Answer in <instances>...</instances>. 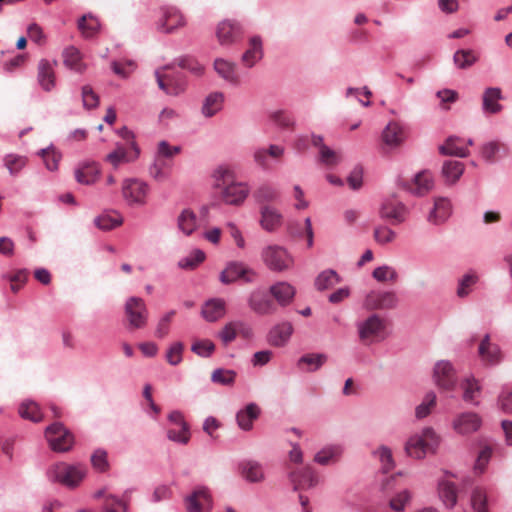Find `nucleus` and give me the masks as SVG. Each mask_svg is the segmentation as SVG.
I'll return each mask as SVG.
<instances>
[{"instance_id": "9b49d317", "label": "nucleus", "mask_w": 512, "mask_h": 512, "mask_svg": "<svg viewBox=\"0 0 512 512\" xmlns=\"http://www.w3.org/2000/svg\"><path fill=\"white\" fill-rule=\"evenodd\" d=\"M436 384L446 390L453 389L457 383L456 372L449 361H438L434 367Z\"/></svg>"}, {"instance_id": "5fc2aeb1", "label": "nucleus", "mask_w": 512, "mask_h": 512, "mask_svg": "<svg viewBox=\"0 0 512 512\" xmlns=\"http://www.w3.org/2000/svg\"><path fill=\"white\" fill-rule=\"evenodd\" d=\"M487 495L481 487L473 489L471 494V506L476 512H486Z\"/></svg>"}, {"instance_id": "dca6fc26", "label": "nucleus", "mask_w": 512, "mask_h": 512, "mask_svg": "<svg viewBox=\"0 0 512 512\" xmlns=\"http://www.w3.org/2000/svg\"><path fill=\"white\" fill-rule=\"evenodd\" d=\"M383 219L390 221L392 224H399L406 219L407 209L396 199L386 200L380 210Z\"/></svg>"}, {"instance_id": "de8ad7c7", "label": "nucleus", "mask_w": 512, "mask_h": 512, "mask_svg": "<svg viewBox=\"0 0 512 512\" xmlns=\"http://www.w3.org/2000/svg\"><path fill=\"white\" fill-rule=\"evenodd\" d=\"M122 217L117 214H101L95 218V225L101 230H110L122 224Z\"/></svg>"}, {"instance_id": "13d9d810", "label": "nucleus", "mask_w": 512, "mask_h": 512, "mask_svg": "<svg viewBox=\"0 0 512 512\" xmlns=\"http://www.w3.org/2000/svg\"><path fill=\"white\" fill-rule=\"evenodd\" d=\"M27 159L24 156L9 154L4 158V165L11 174L18 173L23 167H25Z\"/></svg>"}, {"instance_id": "2eb2a0df", "label": "nucleus", "mask_w": 512, "mask_h": 512, "mask_svg": "<svg viewBox=\"0 0 512 512\" xmlns=\"http://www.w3.org/2000/svg\"><path fill=\"white\" fill-rule=\"evenodd\" d=\"M440 437L432 428H424L418 436V459L436 453Z\"/></svg>"}, {"instance_id": "f8f14e48", "label": "nucleus", "mask_w": 512, "mask_h": 512, "mask_svg": "<svg viewBox=\"0 0 512 512\" xmlns=\"http://www.w3.org/2000/svg\"><path fill=\"white\" fill-rule=\"evenodd\" d=\"M289 479L293 484L294 490L313 488L319 482L317 473L309 465L300 470H291L289 472Z\"/></svg>"}, {"instance_id": "bf43d9fd", "label": "nucleus", "mask_w": 512, "mask_h": 512, "mask_svg": "<svg viewBox=\"0 0 512 512\" xmlns=\"http://www.w3.org/2000/svg\"><path fill=\"white\" fill-rule=\"evenodd\" d=\"M191 350L201 357H209L215 351V345L211 340H195Z\"/></svg>"}, {"instance_id": "338daca9", "label": "nucleus", "mask_w": 512, "mask_h": 512, "mask_svg": "<svg viewBox=\"0 0 512 512\" xmlns=\"http://www.w3.org/2000/svg\"><path fill=\"white\" fill-rule=\"evenodd\" d=\"M341 161V156L338 152L330 149L326 145H321L320 162L326 166L333 167Z\"/></svg>"}, {"instance_id": "a19ab883", "label": "nucleus", "mask_w": 512, "mask_h": 512, "mask_svg": "<svg viewBox=\"0 0 512 512\" xmlns=\"http://www.w3.org/2000/svg\"><path fill=\"white\" fill-rule=\"evenodd\" d=\"M78 28L85 38L94 37L100 29V23L92 15H84L78 21Z\"/></svg>"}, {"instance_id": "052dcab7", "label": "nucleus", "mask_w": 512, "mask_h": 512, "mask_svg": "<svg viewBox=\"0 0 512 512\" xmlns=\"http://www.w3.org/2000/svg\"><path fill=\"white\" fill-rule=\"evenodd\" d=\"M205 259V254L201 250H194L189 256L179 261L182 269H194Z\"/></svg>"}, {"instance_id": "6e6552de", "label": "nucleus", "mask_w": 512, "mask_h": 512, "mask_svg": "<svg viewBox=\"0 0 512 512\" xmlns=\"http://www.w3.org/2000/svg\"><path fill=\"white\" fill-rule=\"evenodd\" d=\"M125 315L130 328H144L148 320V310L144 300L139 297H130L125 304Z\"/></svg>"}, {"instance_id": "473e14b6", "label": "nucleus", "mask_w": 512, "mask_h": 512, "mask_svg": "<svg viewBox=\"0 0 512 512\" xmlns=\"http://www.w3.org/2000/svg\"><path fill=\"white\" fill-rule=\"evenodd\" d=\"M263 56L262 43L259 37H253L250 40L249 48L242 56V63L246 67L254 66Z\"/></svg>"}, {"instance_id": "1a4fd4ad", "label": "nucleus", "mask_w": 512, "mask_h": 512, "mask_svg": "<svg viewBox=\"0 0 512 512\" xmlns=\"http://www.w3.org/2000/svg\"><path fill=\"white\" fill-rule=\"evenodd\" d=\"M149 192V186L142 180L129 178L122 183L123 198L130 205H144Z\"/></svg>"}, {"instance_id": "393cba45", "label": "nucleus", "mask_w": 512, "mask_h": 512, "mask_svg": "<svg viewBox=\"0 0 512 512\" xmlns=\"http://www.w3.org/2000/svg\"><path fill=\"white\" fill-rule=\"evenodd\" d=\"M226 313V302L221 298H212L205 302L201 314L209 322L221 319Z\"/></svg>"}, {"instance_id": "a878e982", "label": "nucleus", "mask_w": 512, "mask_h": 512, "mask_svg": "<svg viewBox=\"0 0 512 512\" xmlns=\"http://www.w3.org/2000/svg\"><path fill=\"white\" fill-rule=\"evenodd\" d=\"M406 134L402 126L396 122H390L382 132V142L390 147H398L405 140Z\"/></svg>"}, {"instance_id": "680f3d73", "label": "nucleus", "mask_w": 512, "mask_h": 512, "mask_svg": "<svg viewBox=\"0 0 512 512\" xmlns=\"http://www.w3.org/2000/svg\"><path fill=\"white\" fill-rule=\"evenodd\" d=\"M434 178L431 172H418V196L424 195L434 188Z\"/></svg>"}, {"instance_id": "39448f33", "label": "nucleus", "mask_w": 512, "mask_h": 512, "mask_svg": "<svg viewBox=\"0 0 512 512\" xmlns=\"http://www.w3.org/2000/svg\"><path fill=\"white\" fill-rule=\"evenodd\" d=\"M45 436L52 450L56 452H67L74 444L72 433L60 422H55L48 426Z\"/></svg>"}, {"instance_id": "603ef678", "label": "nucleus", "mask_w": 512, "mask_h": 512, "mask_svg": "<svg viewBox=\"0 0 512 512\" xmlns=\"http://www.w3.org/2000/svg\"><path fill=\"white\" fill-rule=\"evenodd\" d=\"M373 237L378 244L385 245L395 240L396 233L387 226L379 225L374 228Z\"/></svg>"}, {"instance_id": "5701e85b", "label": "nucleus", "mask_w": 512, "mask_h": 512, "mask_svg": "<svg viewBox=\"0 0 512 512\" xmlns=\"http://www.w3.org/2000/svg\"><path fill=\"white\" fill-rule=\"evenodd\" d=\"M242 34L241 27L231 21L219 23L216 31L218 41L221 45H230L234 43Z\"/></svg>"}, {"instance_id": "e433bc0d", "label": "nucleus", "mask_w": 512, "mask_h": 512, "mask_svg": "<svg viewBox=\"0 0 512 512\" xmlns=\"http://www.w3.org/2000/svg\"><path fill=\"white\" fill-rule=\"evenodd\" d=\"M439 497L447 508H453L457 503V490L454 483L442 481L438 486Z\"/></svg>"}, {"instance_id": "f257e3e1", "label": "nucleus", "mask_w": 512, "mask_h": 512, "mask_svg": "<svg viewBox=\"0 0 512 512\" xmlns=\"http://www.w3.org/2000/svg\"><path fill=\"white\" fill-rule=\"evenodd\" d=\"M214 186L220 191L221 200L228 205H241L249 194L244 182L236 181L234 172L227 166H219L213 172Z\"/></svg>"}, {"instance_id": "6e6d98bb", "label": "nucleus", "mask_w": 512, "mask_h": 512, "mask_svg": "<svg viewBox=\"0 0 512 512\" xmlns=\"http://www.w3.org/2000/svg\"><path fill=\"white\" fill-rule=\"evenodd\" d=\"M372 276L378 282H395L397 280L396 271L388 265L375 268Z\"/></svg>"}, {"instance_id": "72a5a7b5", "label": "nucleus", "mask_w": 512, "mask_h": 512, "mask_svg": "<svg viewBox=\"0 0 512 512\" xmlns=\"http://www.w3.org/2000/svg\"><path fill=\"white\" fill-rule=\"evenodd\" d=\"M459 140L457 136H449L445 143L439 146V153L443 156H454L459 158H466L469 156V150L464 147L456 145V141Z\"/></svg>"}, {"instance_id": "f704fd0d", "label": "nucleus", "mask_w": 512, "mask_h": 512, "mask_svg": "<svg viewBox=\"0 0 512 512\" xmlns=\"http://www.w3.org/2000/svg\"><path fill=\"white\" fill-rule=\"evenodd\" d=\"M259 407L251 403L246 406L245 409L237 413V423L243 430H250L252 428L253 421L259 416Z\"/></svg>"}, {"instance_id": "09e8293b", "label": "nucleus", "mask_w": 512, "mask_h": 512, "mask_svg": "<svg viewBox=\"0 0 512 512\" xmlns=\"http://www.w3.org/2000/svg\"><path fill=\"white\" fill-rule=\"evenodd\" d=\"M327 360V356L324 354H307L302 356L298 361V366L302 368L303 365H307L306 371H315L319 369Z\"/></svg>"}, {"instance_id": "864d4df0", "label": "nucleus", "mask_w": 512, "mask_h": 512, "mask_svg": "<svg viewBox=\"0 0 512 512\" xmlns=\"http://www.w3.org/2000/svg\"><path fill=\"white\" fill-rule=\"evenodd\" d=\"M254 196L259 202H271L278 198L279 193L273 186L263 184L255 191Z\"/></svg>"}, {"instance_id": "cd10ccee", "label": "nucleus", "mask_w": 512, "mask_h": 512, "mask_svg": "<svg viewBox=\"0 0 512 512\" xmlns=\"http://www.w3.org/2000/svg\"><path fill=\"white\" fill-rule=\"evenodd\" d=\"M62 56L63 63L67 68L80 74L86 70V64L83 62V56L76 47L69 46L65 48Z\"/></svg>"}, {"instance_id": "b1692460", "label": "nucleus", "mask_w": 512, "mask_h": 512, "mask_svg": "<svg viewBox=\"0 0 512 512\" xmlns=\"http://www.w3.org/2000/svg\"><path fill=\"white\" fill-rule=\"evenodd\" d=\"M269 293L280 306H287L292 302L296 291L290 283L281 281L273 284Z\"/></svg>"}, {"instance_id": "a211bd4d", "label": "nucleus", "mask_w": 512, "mask_h": 512, "mask_svg": "<svg viewBox=\"0 0 512 512\" xmlns=\"http://www.w3.org/2000/svg\"><path fill=\"white\" fill-rule=\"evenodd\" d=\"M185 19L182 13L175 7H165L162 9V18L160 27L166 33H172L176 29L185 25Z\"/></svg>"}, {"instance_id": "ea45409f", "label": "nucleus", "mask_w": 512, "mask_h": 512, "mask_svg": "<svg viewBox=\"0 0 512 512\" xmlns=\"http://www.w3.org/2000/svg\"><path fill=\"white\" fill-rule=\"evenodd\" d=\"M242 476L250 482L263 480L264 473L261 465L255 461H245L241 464Z\"/></svg>"}, {"instance_id": "8fccbe9b", "label": "nucleus", "mask_w": 512, "mask_h": 512, "mask_svg": "<svg viewBox=\"0 0 512 512\" xmlns=\"http://www.w3.org/2000/svg\"><path fill=\"white\" fill-rule=\"evenodd\" d=\"M236 375L234 370L219 368L212 372L211 380L220 385L232 386L235 382Z\"/></svg>"}, {"instance_id": "4c0bfd02", "label": "nucleus", "mask_w": 512, "mask_h": 512, "mask_svg": "<svg viewBox=\"0 0 512 512\" xmlns=\"http://www.w3.org/2000/svg\"><path fill=\"white\" fill-rule=\"evenodd\" d=\"M224 96L220 92L209 94L203 104L202 112L206 117H212L222 109Z\"/></svg>"}, {"instance_id": "20e7f679", "label": "nucleus", "mask_w": 512, "mask_h": 512, "mask_svg": "<svg viewBox=\"0 0 512 512\" xmlns=\"http://www.w3.org/2000/svg\"><path fill=\"white\" fill-rule=\"evenodd\" d=\"M120 135L128 141V146L117 145L116 149L105 157V160L115 169L121 164L134 161L139 156V149L135 142L131 140V132L124 127L120 130Z\"/></svg>"}, {"instance_id": "0e129e2a", "label": "nucleus", "mask_w": 512, "mask_h": 512, "mask_svg": "<svg viewBox=\"0 0 512 512\" xmlns=\"http://www.w3.org/2000/svg\"><path fill=\"white\" fill-rule=\"evenodd\" d=\"M41 156L48 170L54 171L58 168L61 155L54 148L43 149Z\"/></svg>"}, {"instance_id": "0eeeda50", "label": "nucleus", "mask_w": 512, "mask_h": 512, "mask_svg": "<svg viewBox=\"0 0 512 512\" xmlns=\"http://www.w3.org/2000/svg\"><path fill=\"white\" fill-rule=\"evenodd\" d=\"M359 338L365 345L380 342L385 339V322L377 315H372L359 324Z\"/></svg>"}, {"instance_id": "9d476101", "label": "nucleus", "mask_w": 512, "mask_h": 512, "mask_svg": "<svg viewBox=\"0 0 512 512\" xmlns=\"http://www.w3.org/2000/svg\"><path fill=\"white\" fill-rule=\"evenodd\" d=\"M397 303V296L392 291H371L364 301L365 307L369 310L392 309Z\"/></svg>"}, {"instance_id": "412c9836", "label": "nucleus", "mask_w": 512, "mask_h": 512, "mask_svg": "<svg viewBox=\"0 0 512 512\" xmlns=\"http://www.w3.org/2000/svg\"><path fill=\"white\" fill-rule=\"evenodd\" d=\"M503 98L502 91L498 87H489L484 90L482 96V110L485 114H497L503 109L499 101Z\"/></svg>"}, {"instance_id": "423d86ee", "label": "nucleus", "mask_w": 512, "mask_h": 512, "mask_svg": "<svg viewBox=\"0 0 512 512\" xmlns=\"http://www.w3.org/2000/svg\"><path fill=\"white\" fill-rule=\"evenodd\" d=\"M257 273L242 262H229L219 275L222 284L229 285L237 280L252 283L256 280Z\"/></svg>"}, {"instance_id": "c03bdc74", "label": "nucleus", "mask_w": 512, "mask_h": 512, "mask_svg": "<svg viewBox=\"0 0 512 512\" xmlns=\"http://www.w3.org/2000/svg\"><path fill=\"white\" fill-rule=\"evenodd\" d=\"M269 119L278 127L293 130L295 121L293 116L285 110H275L269 114Z\"/></svg>"}, {"instance_id": "4d7b16f0", "label": "nucleus", "mask_w": 512, "mask_h": 512, "mask_svg": "<svg viewBox=\"0 0 512 512\" xmlns=\"http://www.w3.org/2000/svg\"><path fill=\"white\" fill-rule=\"evenodd\" d=\"M340 454L339 447L330 446L319 451L315 457L314 461L321 465H327L331 461H334Z\"/></svg>"}, {"instance_id": "4be33fe9", "label": "nucleus", "mask_w": 512, "mask_h": 512, "mask_svg": "<svg viewBox=\"0 0 512 512\" xmlns=\"http://www.w3.org/2000/svg\"><path fill=\"white\" fill-rule=\"evenodd\" d=\"M480 426V417L472 412L462 413L453 422L454 429L463 435L476 432Z\"/></svg>"}, {"instance_id": "f03ea898", "label": "nucleus", "mask_w": 512, "mask_h": 512, "mask_svg": "<svg viewBox=\"0 0 512 512\" xmlns=\"http://www.w3.org/2000/svg\"><path fill=\"white\" fill-rule=\"evenodd\" d=\"M87 469L82 464L59 462L52 465L48 471L50 479L64 486L77 487L85 478Z\"/></svg>"}, {"instance_id": "4468645a", "label": "nucleus", "mask_w": 512, "mask_h": 512, "mask_svg": "<svg viewBox=\"0 0 512 512\" xmlns=\"http://www.w3.org/2000/svg\"><path fill=\"white\" fill-rule=\"evenodd\" d=\"M188 512H210L212 509V498L205 487L196 489L186 499Z\"/></svg>"}, {"instance_id": "79ce46f5", "label": "nucleus", "mask_w": 512, "mask_h": 512, "mask_svg": "<svg viewBox=\"0 0 512 512\" xmlns=\"http://www.w3.org/2000/svg\"><path fill=\"white\" fill-rule=\"evenodd\" d=\"M477 60V54L471 49L457 50L453 56V61L459 69L470 68Z\"/></svg>"}, {"instance_id": "aec40b11", "label": "nucleus", "mask_w": 512, "mask_h": 512, "mask_svg": "<svg viewBox=\"0 0 512 512\" xmlns=\"http://www.w3.org/2000/svg\"><path fill=\"white\" fill-rule=\"evenodd\" d=\"M37 82L45 91H51L56 84L54 65L47 59H41L37 66Z\"/></svg>"}, {"instance_id": "f3484780", "label": "nucleus", "mask_w": 512, "mask_h": 512, "mask_svg": "<svg viewBox=\"0 0 512 512\" xmlns=\"http://www.w3.org/2000/svg\"><path fill=\"white\" fill-rule=\"evenodd\" d=\"M155 76L159 88L169 95H179L185 90V82L180 76L165 74L160 70L155 72Z\"/></svg>"}, {"instance_id": "7c9ffc66", "label": "nucleus", "mask_w": 512, "mask_h": 512, "mask_svg": "<svg viewBox=\"0 0 512 512\" xmlns=\"http://www.w3.org/2000/svg\"><path fill=\"white\" fill-rule=\"evenodd\" d=\"M260 224L266 231H274L281 226L282 215L273 207L264 205L261 207Z\"/></svg>"}, {"instance_id": "7ed1b4c3", "label": "nucleus", "mask_w": 512, "mask_h": 512, "mask_svg": "<svg viewBox=\"0 0 512 512\" xmlns=\"http://www.w3.org/2000/svg\"><path fill=\"white\" fill-rule=\"evenodd\" d=\"M262 260L266 267L274 272H283L292 268L294 259L282 246L269 245L262 250Z\"/></svg>"}, {"instance_id": "e2e57ef3", "label": "nucleus", "mask_w": 512, "mask_h": 512, "mask_svg": "<svg viewBox=\"0 0 512 512\" xmlns=\"http://www.w3.org/2000/svg\"><path fill=\"white\" fill-rule=\"evenodd\" d=\"M436 405V394L433 391L428 392L418 405V418L428 416Z\"/></svg>"}, {"instance_id": "c756f323", "label": "nucleus", "mask_w": 512, "mask_h": 512, "mask_svg": "<svg viewBox=\"0 0 512 512\" xmlns=\"http://www.w3.org/2000/svg\"><path fill=\"white\" fill-rule=\"evenodd\" d=\"M177 227L184 235H192L198 228V219L194 211L190 208L183 209L177 217Z\"/></svg>"}, {"instance_id": "ddd939ff", "label": "nucleus", "mask_w": 512, "mask_h": 512, "mask_svg": "<svg viewBox=\"0 0 512 512\" xmlns=\"http://www.w3.org/2000/svg\"><path fill=\"white\" fill-rule=\"evenodd\" d=\"M248 305L250 309L259 315H270L276 312L277 307L269 295L260 289L251 292Z\"/></svg>"}, {"instance_id": "6ab92c4d", "label": "nucleus", "mask_w": 512, "mask_h": 512, "mask_svg": "<svg viewBox=\"0 0 512 512\" xmlns=\"http://www.w3.org/2000/svg\"><path fill=\"white\" fill-rule=\"evenodd\" d=\"M452 214V205L449 199L445 197L435 198L434 206L430 210L427 220L434 224H443Z\"/></svg>"}, {"instance_id": "49530a36", "label": "nucleus", "mask_w": 512, "mask_h": 512, "mask_svg": "<svg viewBox=\"0 0 512 512\" xmlns=\"http://www.w3.org/2000/svg\"><path fill=\"white\" fill-rule=\"evenodd\" d=\"M19 414L22 418L33 422H39L43 419L39 406L33 401L23 402L19 407Z\"/></svg>"}, {"instance_id": "c85d7f7f", "label": "nucleus", "mask_w": 512, "mask_h": 512, "mask_svg": "<svg viewBox=\"0 0 512 512\" xmlns=\"http://www.w3.org/2000/svg\"><path fill=\"white\" fill-rule=\"evenodd\" d=\"M100 175V169L95 162L84 163L75 170L76 181L80 184L91 185Z\"/></svg>"}, {"instance_id": "69168bd1", "label": "nucleus", "mask_w": 512, "mask_h": 512, "mask_svg": "<svg viewBox=\"0 0 512 512\" xmlns=\"http://www.w3.org/2000/svg\"><path fill=\"white\" fill-rule=\"evenodd\" d=\"M176 312L174 310L167 312L164 316H162L157 324L155 330V336L158 338H164L168 335L170 330V324L175 316Z\"/></svg>"}, {"instance_id": "a18cd8bd", "label": "nucleus", "mask_w": 512, "mask_h": 512, "mask_svg": "<svg viewBox=\"0 0 512 512\" xmlns=\"http://www.w3.org/2000/svg\"><path fill=\"white\" fill-rule=\"evenodd\" d=\"M339 282L340 278L334 270H325L316 278L315 286L318 290L323 291L334 287Z\"/></svg>"}, {"instance_id": "bb28decb", "label": "nucleus", "mask_w": 512, "mask_h": 512, "mask_svg": "<svg viewBox=\"0 0 512 512\" xmlns=\"http://www.w3.org/2000/svg\"><path fill=\"white\" fill-rule=\"evenodd\" d=\"M293 333V326L289 322H284L274 326L269 334L268 341L272 346H284Z\"/></svg>"}, {"instance_id": "2f4dec72", "label": "nucleus", "mask_w": 512, "mask_h": 512, "mask_svg": "<svg viewBox=\"0 0 512 512\" xmlns=\"http://www.w3.org/2000/svg\"><path fill=\"white\" fill-rule=\"evenodd\" d=\"M464 164L457 160H447L442 166V176L447 184H455L464 172Z\"/></svg>"}, {"instance_id": "58836bf2", "label": "nucleus", "mask_w": 512, "mask_h": 512, "mask_svg": "<svg viewBox=\"0 0 512 512\" xmlns=\"http://www.w3.org/2000/svg\"><path fill=\"white\" fill-rule=\"evenodd\" d=\"M215 71L225 80L238 83L239 77L235 71V65L224 59H216L214 62Z\"/></svg>"}, {"instance_id": "774afa93", "label": "nucleus", "mask_w": 512, "mask_h": 512, "mask_svg": "<svg viewBox=\"0 0 512 512\" xmlns=\"http://www.w3.org/2000/svg\"><path fill=\"white\" fill-rule=\"evenodd\" d=\"M498 405L500 409L512 414V388H504L498 396Z\"/></svg>"}, {"instance_id": "3c124183", "label": "nucleus", "mask_w": 512, "mask_h": 512, "mask_svg": "<svg viewBox=\"0 0 512 512\" xmlns=\"http://www.w3.org/2000/svg\"><path fill=\"white\" fill-rule=\"evenodd\" d=\"M177 64L180 68L190 71L194 76L200 77L204 74V66L195 58L190 56L181 57Z\"/></svg>"}, {"instance_id": "37998d69", "label": "nucleus", "mask_w": 512, "mask_h": 512, "mask_svg": "<svg viewBox=\"0 0 512 512\" xmlns=\"http://www.w3.org/2000/svg\"><path fill=\"white\" fill-rule=\"evenodd\" d=\"M170 168L169 161L156 156L154 163L150 166L149 173L156 181H163L168 178Z\"/></svg>"}, {"instance_id": "c9c22d12", "label": "nucleus", "mask_w": 512, "mask_h": 512, "mask_svg": "<svg viewBox=\"0 0 512 512\" xmlns=\"http://www.w3.org/2000/svg\"><path fill=\"white\" fill-rule=\"evenodd\" d=\"M284 154V148L279 145H270L268 149L260 148L257 149L254 152V160L255 162L263 167L267 168V157L270 156L271 158L278 159L282 157Z\"/></svg>"}]
</instances>
